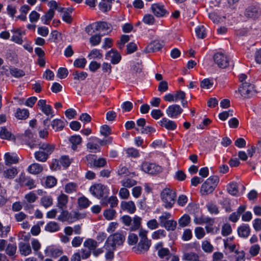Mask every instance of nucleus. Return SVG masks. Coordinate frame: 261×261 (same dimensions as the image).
I'll return each instance as SVG.
<instances>
[{
  "label": "nucleus",
  "mask_w": 261,
  "mask_h": 261,
  "mask_svg": "<svg viewBox=\"0 0 261 261\" xmlns=\"http://www.w3.org/2000/svg\"><path fill=\"white\" fill-rule=\"evenodd\" d=\"M224 253L229 261H245V252L239 250V245L232 243H228V239L223 240Z\"/></svg>",
  "instance_id": "1"
},
{
  "label": "nucleus",
  "mask_w": 261,
  "mask_h": 261,
  "mask_svg": "<svg viewBox=\"0 0 261 261\" xmlns=\"http://www.w3.org/2000/svg\"><path fill=\"white\" fill-rule=\"evenodd\" d=\"M161 198L163 206L167 209H170L175 203L176 192L170 188H165L161 193Z\"/></svg>",
  "instance_id": "2"
},
{
  "label": "nucleus",
  "mask_w": 261,
  "mask_h": 261,
  "mask_svg": "<svg viewBox=\"0 0 261 261\" xmlns=\"http://www.w3.org/2000/svg\"><path fill=\"white\" fill-rule=\"evenodd\" d=\"M219 181L218 176L208 177L201 185L200 192L202 195H206L213 192Z\"/></svg>",
  "instance_id": "3"
},
{
  "label": "nucleus",
  "mask_w": 261,
  "mask_h": 261,
  "mask_svg": "<svg viewBox=\"0 0 261 261\" xmlns=\"http://www.w3.org/2000/svg\"><path fill=\"white\" fill-rule=\"evenodd\" d=\"M120 220L125 226H130V231H136L141 225L142 219L137 215L134 217L133 219L128 215H124L120 218Z\"/></svg>",
  "instance_id": "4"
},
{
  "label": "nucleus",
  "mask_w": 261,
  "mask_h": 261,
  "mask_svg": "<svg viewBox=\"0 0 261 261\" xmlns=\"http://www.w3.org/2000/svg\"><path fill=\"white\" fill-rule=\"evenodd\" d=\"M22 143L28 145L31 148L37 147L38 140L34 138V134L30 129H27L21 135Z\"/></svg>",
  "instance_id": "5"
},
{
  "label": "nucleus",
  "mask_w": 261,
  "mask_h": 261,
  "mask_svg": "<svg viewBox=\"0 0 261 261\" xmlns=\"http://www.w3.org/2000/svg\"><path fill=\"white\" fill-rule=\"evenodd\" d=\"M141 170L150 174H156L162 170V167L155 163L144 162L141 166Z\"/></svg>",
  "instance_id": "6"
},
{
  "label": "nucleus",
  "mask_w": 261,
  "mask_h": 261,
  "mask_svg": "<svg viewBox=\"0 0 261 261\" xmlns=\"http://www.w3.org/2000/svg\"><path fill=\"white\" fill-rule=\"evenodd\" d=\"M239 92L245 98H250L254 93L253 85L248 83H243L242 86L239 88Z\"/></svg>",
  "instance_id": "7"
},
{
  "label": "nucleus",
  "mask_w": 261,
  "mask_h": 261,
  "mask_svg": "<svg viewBox=\"0 0 261 261\" xmlns=\"http://www.w3.org/2000/svg\"><path fill=\"white\" fill-rule=\"evenodd\" d=\"M183 109L177 104L169 106L166 110L167 116L171 118H178L182 113Z\"/></svg>",
  "instance_id": "8"
},
{
  "label": "nucleus",
  "mask_w": 261,
  "mask_h": 261,
  "mask_svg": "<svg viewBox=\"0 0 261 261\" xmlns=\"http://www.w3.org/2000/svg\"><path fill=\"white\" fill-rule=\"evenodd\" d=\"M214 60L216 64L221 68H225L229 65V60L224 54L218 53L214 55Z\"/></svg>",
  "instance_id": "9"
},
{
  "label": "nucleus",
  "mask_w": 261,
  "mask_h": 261,
  "mask_svg": "<svg viewBox=\"0 0 261 261\" xmlns=\"http://www.w3.org/2000/svg\"><path fill=\"white\" fill-rule=\"evenodd\" d=\"M151 9L153 14L157 17H163L169 14V12L165 8L163 5L155 3L151 6Z\"/></svg>",
  "instance_id": "10"
},
{
  "label": "nucleus",
  "mask_w": 261,
  "mask_h": 261,
  "mask_svg": "<svg viewBox=\"0 0 261 261\" xmlns=\"http://www.w3.org/2000/svg\"><path fill=\"white\" fill-rule=\"evenodd\" d=\"M18 182L22 186H24L29 189H32L36 187L35 180L30 177L26 176L24 173H21L18 178Z\"/></svg>",
  "instance_id": "11"
},
{
  "label": "nucleus",
  "mask_w": 261,
  "mask_h": 261,
  "mask_svg": "<svg viewBox=\"0 0 261 261\" xmlns=\"http://www.w3.org/2000/svg\"><path fill=\"white\" fill-rule=\"evenodd\" d=\"M163 42L155 40L149 43L144 49L146 53H150L160 50L164 46Z\"/></svg>",
  "instance_id": "12"
},
{
  "label": "nucleus",
  "mask_w": 261,
  "mask_h": 261,
  "mask_svg": "<svg viewBox=\"0 0 261 261\" xmlns=\"http://www.w3.org/2000/svg\"><path fill=\"white\" fill-rule=\"evenodd\" d=\"M106 187L101 184H96L91 186L89 191L94 196L100 198L103 197Z\"/></svg>",
  "instance_id": "13"
},
{
  "label": "nucleus",
  "mask_w": 261,
  "mask_h": 261,
  "mask_svg": "<svg viewBox=\"0 0 261 261\" xmlns=\"http://www.w3.org/2000/svg\"><path fill=\"white\" fill-rule=\"evenodd\" d=\"M150 240H140L137 247L134 248V251L136 253H144L147 251L151 246Z\"/></svg>",
  "instance_id": "14"
},
{
  "label": "nucleus",
  "mask_w": 261,
  "mask_h": 261,
  "mask_svg": "<svg viewBox=\"0 0 261 261\" xmlns=\"http://www.w3.org/2000/svg\"><path fill=\"white\" fill-rule=\"evenodd\" d=\"M46 100L40 99L38 101L37 106L44 114L46 116L51 115V117H53L54 114L52 107L50 105H46Z\"/></svg>",
  "instance_id": "15"
},
{
  "label": "nucleus",
  "mask_w": 261,
  "mask_h": 261,
  "mask_svg": "<svg viewBox=\"0 0 261 261\" xmlns=\"http://www.w3.org/2000/svg\"><path fill=\"white\" fill-rule=\"evenodd\" d=\"M160 125L168 130H174L177 128L176 123L166 117L163 118L159 122Z\"/></svg>",
  "instance_id": "16"
},
{
  "label": "nucleus",
  "mask_w": 261,
  "mask_h": 261,
  "mask_svg": "<svg viewBox=\"0 0 261 261\" xmlns=\"http://www.w3.org/2000/svg\"><path fill=\"white\" fill-rule=\"evenodd\" d=\"M106 58H111V62L113 64H118L121 59V56L118 51L115 49H112L106 55Z\"/></svg>",
  "instance_id": "17"
},
{
  "label": "nucleus",
  "mask_w": 261,
  "mask_h": 261,
  "mask_svg": "<svg viewBox=\"0 0 261 261\" xmlns=\"http://www.w3.org/2000/svg\"><path fill=\"white\" fill-rule=\"evenodd\" d=\"M37 147H39L40 150L45 152L49 155L54 152L55 149V145L53 144L39 141Z\"/></svg>",
  "instance_id": "18"
},
{
  "label": "nucleus",
  "mask_w": 261,
  "mask_h": 261,
  "mask_svg": "<svg viewBox=\"0 0 261 261\" xmlns=\"http://www.w3.org/2000/svg\"><path fill=\"white\" fill-rule=\"evenodd\" d=\"M244 15L248 18L255 19L259 17V13L256 7L251 6L246 9Z\"/></svg>",
  "instance_id": "19"
},
{
  "label": "nucleus",
  "mask_w": 261,
  "mask_h": 261,
  "mask_svg": "<svg viewBox=\"0 0 261 261\" xmlns=\"http://www.w3.org/2000/svg\"><path fill=\"white\" fill-rule=\"evenodd\" d=\"M125 239V236L119 232H116L108 237V240H111L115 246L122 245Z\"/></svg>",
  "instance_id": "20"
},
{
  "label": "nucleus",
  "mask_w": 261,
  "mask_h": 261,
  "mask_svg": "<svg viewBox=\"0 0 261 261\" xmlns=\"http://www.w3.org/2000/svg\"><path fill=\"white\" fill-rule=\"evenodd\" d=\"M45 253L46 255L56 258L60 256L63 253V251L61 248L54 247H48L45 250Z\"/></svg>",
  "instance_id": "21"
},
{
  "label": "nucleus",
  "mask_w": 261,
  "mask_h": 261,
  "mask_svg": "<svg viewBox=\"0 0 261 261\" xmlns=\"http://www.w3.org/2000/svg\"><path fill=\"white\" fill-rule=\"evenodd\" d=\"M120 207L122 211H127L129 214H134L136 210V205L132 201H122Z\"/></svg>",
  "instance_id": "22"
},
{
  "label": "nucleus",
  "mask_w": 261,
  "mask_h": 261,
  "mask_svg": "<svg viewBox=\"0 0 261 261\" xmlns=\"http://www.w3.org/2000/svg\"><path fill=\"white\" fill-rule=\"evenodd\" d=\"M118 200L115 196H112L108 198H103L101 201V204L103 207H107L110 204L111 208L117 206Z\"/></svg>",
  "instance_id": "23"
},
{
  "label": "nucleus",
  "mask_w": 261,
  "mask_h": 261,
  "mask_svg": "<svg viewBox=\"0 0 261 261\" xmlns=\"http://www.w3.org/2000/svg\"><path fill=\"white\" fill-rule=\"evenodd\" d=\"M246 206L245 205H240L237 209V212L232 213L229 217V220L234 223L237 222L239 218L243 213L245 212Z\"/></svg>",
  "instance_id": "24"
},
{
  "label": "nucleus",
  "mask_w": 261,
  "mask_h": 261,
  "mask_svg": "<svg viewBox=\"0 0 261 261\" xmlns=\"http://www.w3.org/2000/svg\"><path fill=\"white\" fill-rule=\"evenodd\" d=\"M18 248L20 254L21 255L27 256L32 253L31 246L28 243L20 242L18 244Z\"/></svg>",
  "instance_id": "25"
},
{
  "label": "nucleus",
  "mask_w": 261,
  "mask_h": 261,
  "mask_svg": "<svg viewBox=\"0 0 261 261\" xmlns=\"http://www.w3.org/2000/svg\"><path fill=\"white\" fill-rule=\"evenodd\" d=\"M43 170L42 165L39 163H35L31 164L28 167L27 171L29 173L34 175H37L42 172Z\"/></svg>",
  "instance_id": "26"
},
{
  "label": "nucleus",
  "mask_w": 261,
  "mask_h": 261,
  "mask_svg": "<svg viewBox=\"0 0 261 261\" xmlns=\"http://www.w3.org/2000/svg\"><path fill=\"white\" fill-rule=\"evenodd\" d=\"M57 206L61 210L66 209L68 197L65 194H61L58 197Z\"/></svg>",
  "instance_id": "27"
},
{
  "label": "nucleus",
  "mask_w": 261,
  "mask_h": 261,
  "mask_svg": "<svg viewBox=\"0 0 261 261\" xmlns=\"http://www.w3.org/2000/svg\"><path fill=\"white\" fill-rule=\"evenodd\" d=\"M239 236L242 238H247L250 233V228L248 224H243L238 228Z\"/></svg>",
  "instance_id": "28"
},
{
  "label": "nucleus",
  "mask_w": 261,
  "mask_h": 261,
  "mask_svg": "<svg viewBox=\"0 0 261 261\" xmlns=\"http://www.w3.org/2000/svg\"><path fill=\"white\" fill-rule=\"evenodd\" d=\"M114 2L115 0H101L98 5L99 10L103 12L110 11L112 8L111 4Z\"/></svg>",
  "instance_id": "29"
},
{
  "label": "nucleus",
  "mask_w": 261,
  "mask_h": 261,
  "mask_svg": "<svg viewBox=\"0 0 261 261\" xmlns=\"http://www.w3.org/2000/svg\"><path fill=\"white\" fill-rule=\"evenodd\" d=\"M95 30L96 31H110L111 25L107 22H96L95 23Z\"/></svg>",
  "instance_id": "30"
},
{
  "label": "nucleus",
  "mask_w": 261,
  "mask_h": 261,
  "mask_svg": "<svg viewBox=\"0 0 261 261\" xmlns=\"http://www.w3.org/2000/svg\"><path fill=\"white\" fill-rule=\"evenodd\" d=\"M96 138V137L93 138L92 141L88 142L87 144V148L94 153L100 151V145L97 141Z\"/></svg>",
  "instance_id": "31"
},
{
  "label": "nucleus",
  "mask_w": 261,
  "mask_h": 261,
  "mask_svg": "<svg viewBox=\"0 0 261 261\" xmlns=\"http://www.w3.org/2000/svg\"><path fill=\"white\" fill-rule=\"evenodd\" d=\"M5 164L7 166H10L13 164H17L18 162V159L16 155L11 154L7 152L5 154Z\"/></svg>",
  "instance_id": "32"
},
{
  "label": "nucleus",
  "mask_w": 261,
  "mask_h": 261,
  "mask_svg": "<svg viewBox=\"0 0 261 261\" xmlns=\"http://www.w3.org/2000/svg\"><path fill=\"white\" fill-rule=\"evenodd\" d=\"M82 138L80 135H73L70 137L69 141L71 144V148L73 150H76L77 148V145L82 143Z\"/></svg>",
  "instance_id": "33"
},
{
  "label": "nucleus",
  "mask_w": 261,
  "mask_h": 261,
  "mask_svg": "<svg viewBox=\"0 0 261 261\" xmlns=\"http://www.w3.org/2000/svg\"><path fill=\"white\" fill-rule=\"evenodd\" d=\"M182 259L186 261H202L199 259L198 254L193 252L185 253L182 256Z\"/></svg>",
  "instance_id": "34"
},
{
  "label": "nucleus",
  "mask_w": 261,
  "mask_h": 261,
  "mask_svg": "<svg viewBox=\"0 0 261 261\" xmlns=\"http://www.w3.org/2000/svg\"><path fill=\"white\" fill-rule=\"evenodd\" d=\"M73 11V8H67L63 14L62 16V20L68 24H71L72 22L71 14Z\"/></svg>",
  "instance_id": "35"
},
{
  "label": "nucleus",
  "mask_w": 261,
  "mask_h": 261,
  "mask_svg": "<svg viewBox=\"0 0 261 261\" xmlns=\"http://www.w3.org/2000/svg\"><path fill=\"white\" fill-rule=\"evenodd\" d=\"M49 155L40 150L37 151L34 153L35 159L41 162H45L48 159Z\"/></svg>",
  "instance_id": "36"
},
{
  "label": "nucleus",
  "mask_w": 261,
  "mask_h": 261,
  "mask_svg": "<svg viewBox=\"0 0 261 261\" xmlns=\"http://www.w3.org/2000/svg\"><path fill=\"white\" fill-rule=\"evenodd\" d=\"M17 250V246L16 244L9 243L6 245L5 249L6 253L10 257H15V254Z\"/></svg>",
  "instance_id": "37"
},
{
  "label": "nucleus",
  "mask_w": 261,
  "mask_h": 261,
  "mask_svg": "<svg viewBox=\"0 0 261 261\" xmlns=\"http://www.w3.org/2000/svg\"><path fill=\"white\" fill-rule=\"evenodd\" d=\"M51 126L55 131L62 130L65 126L64 122L59 119H56L53 120L51 123Z\"/></svg>",
  "instance_id": "38"
},
{
  "label": "nucleus",
  "mask_w": 261,
  "mask_h": 261,
  "mask_svg": "<svg viewBox=\"0 0 261 261\" xmlns=\"http://www.w3.org/2000/svg\"><path fill=\"white\" fill-rule=\"evenodd\" d=\"M60 227L58 223L55 221L48 222L45 227V230L50 232H56L60 230Z\"/></svg>",
  "instance_id": "39"
},
{
  "label": "nucleus",
  "mask_w": 261,
  "mask_h": 261,
  "mask_svg": "<svg viewBox=\"0 0 261 261\" xmlns=\"http://www.w3.org/2000/svg\"><path fill=\"white\" fill-rule=\"evenodd\" d=\"M40 203L45 208H47L53 205V199L50 196H44L40 199Z\"/></svg>",
  "instance_id": "40"
},
{
  "label": "nucleus",
  "mask_w": 261,
  "mask_h": 261,
  "mask_svg": "<svg viewBox=\"0 0 261 261\" xmlns=\"http://www.w3.org/2000/svg\"><path fill=\"white\" fill-rule=\"evenodd\" d=\"M84 246L91 251H94L98 246L97 242L92 239H88L84 242Z\"/></svg>",
  "instance_id": "41"
},
{
  "label": "nucleus",
  "mask_w": 261,
  "mask_h": 261,
  "mask_svg": "<svg viewBox=\"0 0 261 261\" xmlns=\"http://www.w3.org/2000/svg\"><path fill=\"white\" fill-rule=\"evenodd\" d=\"M15 117L19 119H25L29 116V112L27 109H17L15 115Z\"/></svg>",
  "instance_id": "42"
},
{
  "label": "nucleus",
  "mask_w": 261,
  "mask_h": 261,
  "mask_svg": "<svg viewBox=\"0 0 261 261\" xmlns=\"http://www.w3.org/2000/svg\"><path fill=\"white\" fill-rule=\"evenodd\" d=\"M191 222V218L188 214L184 215L178 220V225L180 227H185L189 225Z\"/></svg>",
  "instance_id": "43"
},
{
  "label": "nucleus",
  "mask_w": 261,
  "mask_h": 261,
  "mask_svg": "<svg viewBox=\"0 0 261 261\" xmlns=\"http://www.w3.org/2000/svg\"><path fill=\"white\" fill-rule=\"evenodd\" d=\"M195 33L196 36L200 39H203L206 36V29L203 25H200L196 27Z\"/></svg>",
  "instance_id": "44"
},
{
  "label": "nucleus",
  "mask_w": 261,
  "mask_h": 261,
  "mask_svg": "<svg viewBox=\"0 0 261 261\" xmlns=\"http://www.w3.org/2000/svg\"><path fill=\"white\" fill-rule=\"evenodd\" d=\"M10 75L16 78L21 77L25 75V72L23 70L16 67L10 68Z\"/></svg>",
  "instance_id": "45"
},
{
  "label": "nucleus",
  "mask_w": 261,
  "mask_h": 261,
  "mask_svg": "<svg viewBox=\"0 0 261 261\" xmlns=\"http://www.w3.org/2000/svg\"><path fill=\"white\" fill-rule=\"evenodd\" d=\"M201 248L204 252L207 253H211L214 250V246L207 240H204L202 242Z\"/></svg>",
  "instance_id": "46"
},
{
  "label": "nucleus",
  "mask_w": 261,
  "mask_h": 261,
  "mask_svg": "<svg viewBox=\"0 0 261 261\" xmlns=\"http://www.w3.org/2000/svg\"><path fill=\"white\" fill-rule=\"evenodd\" d=\"M116 215V212L113 208H108L103 211V216L108 220L114 219Z\"/></svg>",
  "instance_id": "47"
},
{
  "label": "nucleus",
  "mask_w": 261,
  "mask_h": 261,
  "mask_svg": "<svg viewBox=\"0 0 261 261\" xmlns=\"http://www.w3.org/2000/svg\"><path fill=\"white\" fill-rule=\"evenodd\" d=\"M18 173L17 170L16 168H12L5 170L4 172V176L6 178L12 179Z\"/></svg>",
  "instance_id": "48"
},
{
  "label": "nucleus",
  "mask_w": 261,
  "mask_h": 261,
  "mask_svg": "<svg viewBox=\"0 0 261 261\" xmlns=\"http://www.w3.org/2000/svg\"><path fill=\"white\" fill-rule=\"evenodd\" d=\"M55 15V11L52 9H49L48 11L41 17L42 20H44V23L48 24L50 21L53 19Z\"/></svg>",
  "instance_id": "49"
},
{
  "label": "nucleus",
  "mask_w": 261,
  "mask_h": 261,
  "mask_svg": "<svg viewBox=\"0 0 261 261\" xmlns=\"http://www.w3.org/2000/svg\"><path fill=\"white\" fill-rule=\"evenodd\" d=\"M72 75L73 76V79L75 80L83 81L88 76V74L87 72L84 71L76 70L73 72Z\"/></svg>",
  "instance_id": "50"
},
{
  "label": "nucleus",
  "mask_w": 261,
  "mask_h": 261,
  "mask_svg": "<svg viewBox=\"0 0 261 261\" xmlns=\"http://www.w3.org/2000/svg\"><path fill=\"white\" fill-rule=\"evenodd\" d=\"M171 217L172 215L170 213L167 212L163 213V215L160 216L159 218L160 221L159 224L161 226L163 227Z\"/></svg>",
  "instance_id": "51"
},
{
  "label": "nucleus",
  "mask_w": 261,
  "mask_h": 261,
  "mask_svg": "<svg viewBox=\"0 0 261 261\" xmlns=\"http://www.w3.org/2000/svg\"><path fill=\"white\" fill-rule=\"evenodd\" d=\"M228 192L232 195H236L238 193V186L236 182H230L227 186Z\"/></svg>",
  "instance_id": "52"
},
{
  "label": "nucleus",
  "mask_w": 261,
  "mask_h": 261,
  "mask_svg": "<svg viewBox=\"0 0 261 261\" xmlns=\"http://www.w3.org/2000/svg\"><path fill=\"white\" fill-rule=\"evenodd\" d=\"M177 222L174 220H169L164 225V227L167 231H174L176 229Z\"/></svg>",
  "instance_id": "53"
},
{
  "label": "nucleus",
  "mask_w": 261,
  "mask_h": 261,
  "mask_svg": "<svg viewBox=\"0 0 261 261\" xmlns=\"http://www.w3.org/2000/svg\"><path fill=\"white\" fill-rule=\"evenodd\" d=\"M77 185L74 182H69L65 186V191L66 193L70 194L77 191Z\"/></svg>",
  "instance_id": "54"
},
{
  "label": "nucleus",
  "mask_w": 261,
  "mask_h": 261,
  "mask_svg": "<svg viewBox=\"0 0 261 261\" xmlns=\"http://www.w3.org/2000/svg\"><path fill=\"white\" fill-rule=\"evenodd\" d=\"M90 201L85 196L81 197L78 199V204L80 207L86 208L88 207L90 203Z\"/></svg>",
  "instance_id": "55"
},
{
  "label": "nucleus",
  "mask_w": 261,
  "mask_h": 261,
  "mask_svg": "<svg viewBox=\"0 0 261 261\" xmlns=\"http://www.w3.org/2000/svg\"><path fill=\"white\" fill-rule=\"evenodd\" d=\"M97 156L95 154H89L86 155V159L87 162V165L91 168H94Z\"/></svg>",
  "instance_id": "56"
},
{
  "label": "nucleus",
  "mask_w": 261,
  "mask_h": 261,
  "mask_svg": "<svg viewBox=\"0 0 261 261\" xmlns=\"http://www.w3.org/2000/svg\"><path fill=\"white\" fill-rule=\"evenodd\" d=\"M129 36L127 35H122L120 37V39L118 41V47L121 49L124 47V44L129 41Z\"/></svg>",
  "instance_id": "57"
},
{
  "label": "nucleus",
  "mask_w": 261,
  "mask_h": 261,
  "mask_svg": "<svg viewBox=\"0 0 261 261\" xmlns=\"http://www.w3.org/2000/svg\"><path fill=\"white\" fill-rule=\"evenodd\" d=\"M206 206L208 211L212 214L217 215L219 213L218 207L213 203H208Z\"/></svg>",
  "instance_id": "58"
},
{
  "label": "nucleus",
  "mask_w": 261,
  "mask_h": 261,
  "mask_svg": "<svg viewBox=\"0 0 261 261\" xmlns=\"http://www.w3.org/2000/svg\"><path fill=\"white\" fill-rule=\"evenodd\" d=\"M87 63V60L85 58H80L75 60L73 63L74 66L76 68L83 69L85 68Z\"/></svg>",
  "instance_id": "59"
},
{
  "label": "nucleus",
  "mask_w": 261,
  "mask_h": 261,
  "mask_svg": "<svg viewBox=\"0 0 261 261\" xmlns=\"http://www.w3.org/2000/svg\"><path fill=\"white\" fill-rule=\"evenodd\" d=\"M107 164V160L104 158L96 159L94 168H100L105 167Z\"/></svg>",
  "instance_id": "60"
},
{
  "label": "nucleus",
  "mask_w": 261,
  "mask_h": 261,
  "mask_svg": "<svg viewBox=\"0 0 261 261\" xmlns=\"http://www.w3.org/2000/svg\"><path fill=\"white\" fill-rule=\"evenodd\" d=\"M12 136L10 132L5 127H2L0 130V138L3 139H9Z\"/></svg>",
  "instance_id": "61"
},
{
  "label": "nucleus",
  "mask_w": 261,
  "mask_h": 261,
  "mask_svg": "<svg viewBox=\"0 0 261 261\" xmlns=\"http://www.w3.org/2000/svg\"><path fill=\"white\" fill-rule=\"evenodd\" d=\"M166 236V232L164 229H159L154 231L152 234V238L153 240H158L161 238H164Z\"/></svg>",
  "instance_id": "62"
},
{
  "label": "nucleus",
  "mask_w": 261,
  "mask_h": 261,
  "mask_svg": "<svg viewBox=\"0 0 261 261\" xmlns=\"http://www.w3.org/2000/svg\"><path fill=\"white\" fill-rule=\"evenodd\" d=\"M127 157L137 158L140 155L139 151L134 148H129L125 150Z\"/></svg>",
  "instance_id": "63"
},
{
  "label": "nucleus",
  "mask_w": 261,
  "mask_h": 261,
  "mask_svg": "<svg viewBox=\"0 0 261 261\" xmlns=\"http://www.w3.org/2000/svg\"><path fill=\"white\" fill-rule=\"evenodd\" d=\"M101 40V36L96 34L92 36L89 39V41L92 46H96L100 44Z\"/></svg>",
  "instance_id": "64"
}]
</instances>
